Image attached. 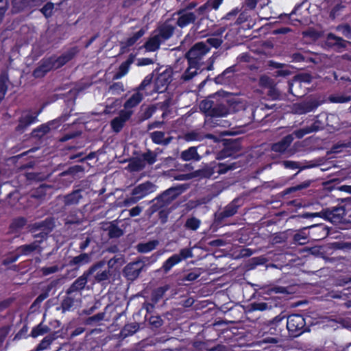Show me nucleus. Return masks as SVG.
Masks as SVG:
<instances>
[{
  "label": "nucleus",
  "mask_w": 351,
  "mask_h": 351,
  "mask_svg": "<svg viewBox=\"0 0 351 351\" xmlns=\"http://www.w3.org/2000/svg\"><path fill=\"white\" fill-rule=\"evenodd\" d=\"M222 40L218 37L209 38L206 42L196 43L186 53L189 64L202 66L205 56L209 52L210 47H218Z\"/></svg>",
  "instance_id": "obj_1"
},
{
  "label": "nucleus",
  "mask_w": 351,
  "mask_h": 351,
  "mask_svg": "<svg viewBox=\"0 0 351 351\" xmlns=\"http://www.w3.org/2000/svg\"><path fill=\"white\" fill-rule=\"evenodd\" d=\"M199 108L210 117H224L229 113L228 104L226 98L213 96L202 101Z\"/></svg>",
  "instance_id": "obj_2"
},
{
  "label": "nucleus",
  "mask_w": 351,
  "mask_h": 351,
  "mask_svg": "<svg viewBox=\"0 0 351 351\" xmlns=\"http://www.w3.org/2000/svg\"><path fill=\"white\" fill-rule=\"evenodd\" d=\"M173 25L165 23L160 25L152 34L150 38L145 44L146 50L154 51L157 50L160 45L168 40L173 34Z\"/></svg>",
  "instance_id": "obj_3"
},
{
  "label": "nucleus",
  "mask_w": 351,
  "mask_h": 351,
  "mask_svg": "<svg viewBox=\"0 0 351 351\" xmlns=\"http://www.w3.org/2000/svg\"><path fill=\"white\" fill-rule=\"evenodd\" d=\"M152 80V76L151 75H148L145 77L138 87L136 92L134 93L125 103V110H129L130 108L136 106L143 99L144 95H152V91H148L147 88L150 86Z\"/></svg>",
  "instance_id": "obj_4"
},
{
  "label": "nucleus",
  "mask_w": 351,
  "mask_h": 351,
  "mask_svg": "<svg viewBox=\"0 0 351 351\" xmlns=\"http://www.w3.org/2000/svg\"><path fill=\"white\" fill-rule=\"evenodd\" d=\"M156 190V186L150 182H146L136 186L132 192V197L126 198L124 203L126 206L136 203L140 199Z\"/></svg>",
  "instance_id": "obj_5"
},
{
  "label": "nucleus",
  "mask_w": 351,
  "mask_h": 351,
  "mask_svg": "<svg viewBox=\"0 0 351 351\" xmlns=\"http://www.w3.org/2000/svg\"><path fill=\"white\" fill-rule=\"evenodd\" d=\"M195 19L196 16L193 12L184 10L175 13L172 18L165 23H169L170 24H172L173 28L175 24H176L180 27L183 28L193 23Z\"/></svg>",
  "instance_id": "obj_6"
},
{
  "label": "nucleus",
  "mask_w": 351,
  "mask_h": 351,
  "mask_svg": "<svg viewBox=\"0 0 351 351\" xmlns=\"http://www.w3.org/2000/svg\"><path fill=\"white\" fill-rule=\"evenodd\" d=\"M233 169L230 165H226L219 162H212L206 166L200 171V176L205 178H210L212 176L216 177L215 173L223 174L227 172L229 169Z\"/></svg>",
  "instance_id": "obj_7"
},
{
  "label": "nucleus",
  "mask_w": 351,
  "mask_h": 351,
  "mask_svg": "<svg viewBox=\"0 0 351 351\" xmlns=\"http://www.w3.org/2000/svg\"><path fill=\"white\" fill-rule=\"evenodd\" d=\"M171 74L172 72L171 70L166 69L160 73L154 81V88L150 89L152 84H150V86H149L148 91H152V94L153 93H162L165 90H166L167 85L171 80Z\"/></svg>",
  "instance_id": "obj_8"
},
{
  "label": "nucleus",
  "mask_w": 351,
  "mask_h": 351,
  "mask_svg": "<svg viewBox=\"0 0 351 351\" xmlns=\"http://www.w3.org/2000/svg\"><path fill=\"white\" fill-rule=\"evenodd\" d=\"M304 318L300 315H291L287 318V328L290 332L301 334L305 326Z\"/></svg>",
  "instance_id": "obj_9"
},
{
  "label": "nucleus",
  "mask_w": 351,
  "mask_h": 351,
  "mask_svg": "<svg viewBox=\"0 0 351 351\" xmlns=\"http://www.w3.org/2000/svg\"><path fill=\"white\" fill-rule=\"evenodd\" d=\"M132 114L130 110H123L120 112L119 116L114 118L111 121V126L113 131L119 132L123 127L124 123L127 121Z\"/></svg>",
  "instance_id": "obj_10"
},
{
  "label": "nucleus",
  "mask_w": 351,
  "mask_h": 351,
  "mask_svg": "<svg viewBox=\"0 0 351 351\" xmlns=\"http://www.w3.org/2000/svg\"><path fill=\"white\" fill-rule=\"evenodd\" d=\"M142 268V263L139 261L131 263L125 266L123 273L128 280H133L138 276Z\"/></svg>",
  "instance_id": "obj_11"
},
{
  "label": "nucleus",
  "mask_w": 351,
  "mask_h": 351,
  "mask_svg": "<svg viewBox=\"0 0 351 351\" xmlns=\"http://www.w3.org/2000/svg\"><path fill=\"white\" fill-rule=\"evenodd\" d=\"M319 104L315 99H311L302 103L296 104L293 106V110L298 114H304L315 110Z\"/></svg>",
  "instance_id": "obj_12"
},
{
  "label": "nucleus",
  "mask_w": 351,
  "mask_h": 351,
  "mask_svg": "<svg viewBox=\"0 0 351 351\" xmlns=\"http://www.w3.org/2000/svg\"><path fill=\"white\" fill-rule=\"evenodd\" d=\"M104 263L100 262L93 267H92L90 270L89 273L93 274L94 272H96V274L95 276V280L97 282H101L104 280H106L108 279L110 276V271L109 269H101V267L104 266Z\"/></svg>",
  "instance_id": "obj_13"
},
{
  "label": "nucleus",
  "mask_w": 351,
  "mask_h": 351,
  "mask_svg": "<svg viewBox=\"0 0 351 351\" xmlns=\"http://www.w3.org/2000/svg\"><path fill=\"white\" fill-rule=\"evenodd\" d=\"M38 114V113L32 114L30 112H24L19 120L17 130H23L31 124L36 123L37 121Z\"/></svg>",
  "instance_id": "obj_14"
},
{
  "label": "nucleus",
  "mask_w": 351,
  "mask_h": 351,
  "mask_svg": "<svg viewBox=\"0 0 351 351\" xmlns=\"http://www.w3.org/2000/svg\"><path fill=\"white\" fill-rule=\"evenodd\" d=\"M38 247V243L37 242H34L28 245H21L16 250V254L14 255L11 260L10 263L16 261L18 258L21 255H28L33 251L36 250Z\"/></svg>",
  "instance_id": "obj_15"
},
{
  "label": "nucleus",
  "mask_w": 351,
  "mask_h": 351,
  "mask_svg": "<svg viewBox=\"0 0 351 351\" xmlns=\"http://www.w3.org/2000/svg\"><path fill=\"white\" fill-rule=\"evenodd\" d=\"M71 58L72 55L71 53H66L58 58L51 57L49 59H47V60L48 62H50V65L51 66L52 69H56L63 66L65 63L69 61Z\"/></svg>",
  "instance_id": "obj_16"
},
{
  "label": "nucleus",
  "mask_w": 351,
  "mask_h": 351,
  "mask_svg": "<svg viewBox=\"0 0 351 351\" xmlns=\"http://www.w3.org/2000/svg\"><path fill=\"white\" fill-rule=\"evenodd\" d=\"M293 140V135H288L285 136L281 141L274 144L272 146V150L278 153H284L287 151Z\"/></svg>",
  "instance_id": "obj_17"
},
{
  "label": "nucleus",
  "mask_w": 351,
  "mask_h": 351,
  "mask_svg": "<svg viewBox=\"0 0 351 351\" xmlns=\"http://www.w3.org/2000/svg\"><path fill=\"white\" fill-rule=\"evenodd\" d=\"M75 298H73L72 296L70 295L64 300L62 302V308L64 311H69L72 308H76L80 306V293H75Z\"/></svg>",
  "instance_id": "obj_18"
},
{
  "label": "nucleus",
  "mask_w": 351,
  "mask_h": 351,
  "mask_svg": "<svg viewBox=\"0 0 351 351\" xmlns=\"http://www.w3.org/2000/svg\"><path fill=\"white\" fill-rule=\"evenodd\" d=\"M326 43L329 47H335L337 49L346 47L347 44L346 40H343L340 37L335 36L332 34L328 35Z\"/></svg>",
  "instance_id": "obj_19"
},
{
  "label": "nucleus",
  "mask_w": 351,
  "mask_h": 351,
  "mask_svg": "<svg viewBox=\"0 0 351 351\" xmlns=\"http://www.w3.org/2000/svg\"><path fill=\"white\" fill-rule=\"evenodd\" d=\"M181 158L184 161L191 160H199L200 156L197 152L195 147H191L188 149L184 150L181 154Z\"/></svg>",
  "instance_id": "obj_20"
},
{
  "label": "nucleus",
  "mask_w": 351,
  "mask_h": 351,
  "mask_svg": "<svg viewBox=\"0 0 351 351\" xmlns=\"http://www.w3.org/2000/svg\"><path fill=\"white\" fill-rule=\"evenodd\" d=\"M51 69L50 62H48L47 60H45L41 62L40 66L34 70V76L35 77H42Z\"/></svg>",
  "instance_id": "obj_21"
},
{
  "label": "nucleus",
  "mask_w": 351,
  "mask_h": 351,
  "mask_svg": "<svg viewBox=\"0 0 351 351\" xmlns=\"http://www.w3.org/2000/svg\"><path fill=\"white\" fill-rule=\"evenodd\" d=\"M182 261V258L178 254H173L169 257L163 264L162 268L165 271H169L174 265Z\"/></svg>",
  "instance_id": "obj_22"
},
{
  "label": "nucleus",
  "mask_w": 351,
  "mask_h": 351,
  "mask_svg": "<svg viewBox=\"0 0 351 351\" xmlns=\"http://www.w3.org/2000/svg\"><path fill=\"white\" fill-rule=\"evenodd\" d=\"M90 261V256L88 254L84 253L74 257L71 261V265L82 266L88 263Z\"/></svg>",
  "instance_id": "obj_23"
},
{
  "label": "nucleus",
  "mask_w": 351,
  "mask_h": 351,
  "mask_svg": "<svg viewBox=\"0 0 351 351\" xmlns=\"http://www.w3.org/2000/svg\"><path fill=\"white\" fill-rule=\"evenodd\" d=\"M158 242L157 241H151L147 243H140L137 246L138 252L147 253L156 248Z\"/></svg>",
  "instance_id": "obj_24"
},
{
  "label": "nucleus",
  "mask_w": 351,
  "mask_h": 351,
  "mask_svg": "<svg viewBox=\"0 0 351 351\" xmlns=\"http://www.w3.org/2000/svg\"><path fill=\"white\" fill-rule=\"evenodd\" d=\"M87 283V278L85 276L78 278L71 287L69 293L82 289Z\"/></svg>",
  "instance_id": "obj_25"
},
{
  "label": "nucleus",
  "mask_w": 351,
  "mask_h": 351,
  "mask_svg": "<svg viewBox=\"0 0 351 351\" xmlns=\"http://www.w3.org/2000/svg\"><path fill=\"white\" fill-rule=\"evenodd\" d=\"M53 125V122L48 123L47 124H43L33 131V135L34 136L41 138L44 134L49 132Z\"/></svg>",
  "instance_id": "obj_26"
},
{
  "label": "nucleus",
  "mask_w": 351,
  "mask_h": 351,
  "mask_svg": "<svg viewBox=\"0 0 351 351\" xmlns=\"http://www.w3.org/2000/svg\"><path fill=\"white\" fill-rule=\"evenodd\" d=\"M201 66L196 64H189V67L182 76L184 80L191 79L197 73V71L200 69Z\"/></svg>",
  "instance_id": "obj_27"
},
{
  "label": "nucleus",
  "mask_w": 351,
  "mask_h": 351,
  "mask_svg": "<svg viewBox=\"0 0 351 351\" xmlns=\"http://www.w3.org/2000/svg\"><path fill=\"white\" fill-rule=\"evenodd\" d=\"M81 198V191H75L64 197V202L66 204H75Z\"/></svg>",
  "instance_id": "obj_28"
},
{
  "label": "nucleus",
  "mask_w": 351,
  "mask_h": 351,
  "mask_svg": "<svg viewBox=\"0 0 351 351\" xmlns=\"http://www.w3.org/2000/svg\"><path fill=\"white\" fill-rule=\"evenodd\" d=\"M180 191L179 189L176 188H171L168 190H167L161 196V198L165 202H169L174 198H176L179 194Z\"/></svg>",
  "instance_id": "obj_29"
},
{
  "label": "nucleus",
  "mask_w": 351,
  "mask_h": 351,
  "mask_svg": "<svg viewBox=\"0 0 351 351\" xmlns=\"http://www.w3.org/2000/svg\"><path fill=\"white\" fill-rule=\"evenodd\" d=\"M151 138L152 141L157 144L167 145L169 143V140L165 138V133L162 132H154L152 133Z\"/></svg>",
  "instance_id": "obj_30"
},
{
  "label": "nucleus",
  "mask_w": 351,
  "mask_h": 351,
  "mask_svg": "<svg viewBox=\"0 0 351 351\" xmlns=\"http://www.w3.org/2000/svg\"><path fill=\"white\" fill-rule=\"evenodd\" d=\"M329 99L332 103H346L351 100V96L347 93H339L331 95Z\"/></svg>",
  "instance_id": "obj_31"
},
{
  "label": "nucleus",
  "mask_w": 351,
  "mask_h": 351,
  "mask_svg": "<svg viewBox=\"0 0 351 351\" xmlns=\"http://www.w3.org/2000/svg\"><path fill=\"white\" fill-rule=\"evenodd\" d=\"M311 82V76L308 74H302L298 75L293 81V83L290 84L289 89L292 92V88L294 85H300L302 82L310 83Z\"/></svg>",
  "instance_id": "obj_32"
},
{
  "label": "nucleus",
  "mask_w": 351,
  "mask_h": 351,
  "mask_svg": "<svg viewBox=\"0 0 351 351\" xmlns=\"http://www.w3.org/2000/svg\"><path fill=\"white\" fill-rule=\"evenodd\" d=\"M222 1L223 0H209L206 3L199 8V10L204 12L206 10H217L221 4Z\"/></svg>",
  "instance_id": "obj_33"
},
{
  "label": "nucleus",
  "mask_w": 351,
  "mask_h": 351,
  "mask_svg": "<svg viewBox=\"0 0 351 351\" xmlns=\"http://www.w3.org/2000/svg\"><path fill=\"white\" fill-rule=\"evenodd\" d=\"M204 138V135L198 131H192L184 135V139L187 141H199Z\"/></svg>",
  "instance_id": "obj_34"
},
{
  "label": "nucleus",
  "mask_w": 351,
  "mask_h": 351,
  "mask_svg": "<svg viewBox=\"0 0 351 351\" xmlns=\"http://www.w3.org/2000/svg\"><path fill=\"white\" fill-rule=\"evenodd\" d=\"M200 224L201 221L199 219L195 217H191L186 220L185 223V227L187 229L195 231L199 228Z\"/></svg>",
  "instance_id": "obj_35"
},
{
  "label": "nucleus",
  "mask_w": 351,
  "mask_h": 351,
  "mask_svg": "<svg viewBox=\"0 0 351 351\" xmlns=\"http://www.w3.org/2000/svg\"><path fill=\"white\" fill-rule=\"evenodd\" d=\"M306 228L294 235L295 241L300 245H304L308 241V234L306 232Z\"/></svg>",
  "instance_id": "obj_36"
},
{
  "label": "nucleus",
  "mask_w": 351,
  "mask_h": 351,
  "mask_svg": "<svg viewBox=\"0 0 351 351\" xmlns=\"http://www.w3.org/2000/svg\"><path fill=\"white\" fill-rule=\"evenodd\" d=\"M169 289V286L166 285L159 287L156 289L152 293V299L155 302H157L160 298H162L165 293Z\"/></svg>",
  "instance_id": "obj_37"
},
{
  "label": "nucleus",
  "mask_w": 351,
  "mask_h": 351,
  "mask_svg": "<svg viewBox=\"0 0 351 351\" xmlns=\"http://www.w3.org/2000/svg\"><path fill=\"white\" fill-rule=\"evenodd\" d=\"M54 339L55 337L53 336L45 337L38 346L36 351H40L47 349Z\"/></svg>",
  "instance_id": "obj_38"
},
{
  "label": "nucleus",
  "mask_w": 351,
  "mask_h": 351,
  "mask_svg": "<svg viewBox=\"0 0 351 351\" xmlns=\"http://www.w3.org/2000/svg\"><path fill=\"white\" fill-rule=\"evenodd\" d=\"M129 71V64L127 62L122 63L119 69L118 72L114 75V78L117 80L123 77Z\"/></svg>",
  "instance_id": "obj_39"
},
{
  "label": "nucleus",
  "mask_w": 351,
  "mask_h": 351,
  "mask_svg": "<svg viewBox=\"0 0 351 351\" xmlns=\"http://www.w3.org/2000/svg\"><path fill=\"white\" fill-rule=\"evenodd\" d=\"M48 329L49 328L47 326L40 324L36 328L32 330V336L33 337H37L40 335H43L45 333L47 332Z\"/></svg>",
  "instance_id": "obj_40"
},
{
  "label": "nucleus",
  "mask_w": 351,
  "mask_h": 351,
  "mask_svg": "<svg viewBox=\"0 0 351 351\" xmlns=\"http://www.w3.org/2000/svg\"><path fill=\"white\" fill-rule=\"evenodd\" d=\"M145 165V160L141 159H136L133 160L130 164V168L132 171H140L144 168Z\"/></svg>",
  "instance_id": "obj_41"
},
{
  "label": "nucleus",
  "mask_w": 351,
  "mask_h": 351,
  "mask_svg": "<svg viewBox=\"0 0 351 351\" xmlns=\"http://www.w3.org/2000/svg\"><path fill=\"white\" fill-rule=\"evenodd\" d=\"M123 90L124 87L123 84L121 82L114 83L110 87V91H111L113 95H119L123 92Z\"/></svg>",
  "instance_id": "obj_42"
},
{
  "label": "nucleus",
  "mask_w": 351,
  "mask_h": 351,
  "mask_svg": "<svg viewBox=\"0 0 351 351\" xmlns=\"http://www.w3.org/2000/svg\"><path fill=\"white\" fill-rule=\"evenodd\" d=\"M145 34V32L143 29L139 30L138 32H136L132 37L129 38L127 40V46H132L134 45L136 40L140 38L143 34Z\"/></svg>",
  "instance_id": "obj_43"
},
{
  "label": "nucleus",
  "mask_w": 351,
  "mask_h": 351,
  "mask_svg": "<svg viewBox=\"0 0 351 351\" xmlns=\"http://www.w3.org/2000/svg\"><path fill=\"white\" fill-rule=\"evenodd\" d=\"M62 267H59L58 265H51L45 267L41 269V271L43 275L47 276L58 271Z\"/></svg>",
  "instance_id": "obj_44"
},
{
  "label": "nucleus",
  "mask_w": 351,
  "mask_h": 351,
  "mask_svg": "<svg viewBox=\"0 0 351 351\" xmlns=\"http://www.w3.org/2000/svg\"><path fill=\"white\" fill-rule=\"evenodd\" d=\"M237 208L236 206H234V204L229 205L224 210V211L223 213V216L224 217H231L237 213Z\"/></svg>",
  "instance_id": "obj_45"
},
{
  "label": "nucleus",
  "mask_w": 351,
  "mask_h": 351,
  "mask_svg": "<svg viewBox=\"0 0 351 351\" xmlns=\"http://www.w3.org/2000/svg\"><path fill=\"white\" fill-rule=\"evenodd\" d=\"M53 10V4L52 3H47L42 9V13L46 16H51Z\"/></svg>",
  "instance_id": "obj_46"
},
{
  "label": "nucleus",
  "mask_w": 351,
  "mask_h": 351,
  "mask_svg": "<svg viewBox=\"0 0 351 351\" xmlns=\"http://www.w3.org/2000/svg\"><path fill=\"white\" fill-rule=\"evenodd\" d=\"M315 130V128H304L295 131L293 134L298 138H302L305 134L311 133Z\"/></svg>",
  "instance_id": "obj_47"
},
{
  "label": "nucleus",
  "mask_w": 351,
  "mask_h": 351,
  "mask_svg": "<svg viewBox=\"0 0 351 351\" xmlns=\"http://www.w3.org/2000/svg\"><path fill=\"white\" fill-rule=\"evenodd\" d=\"M260 84L265 87H272L274 85L273 80L268 76L263 75L260 78Z\"/></svg>",
  "instance_id": "obj_48"
},
{
  "label": "nucleus",
  "mask_w": 351,
  "mask_h": 351,
  "mask_svg": "<svg viewBox=\"0 0 351 351\" xmlns=\"http://www.w3.org/2000/svg\"><path fill=\"white\" fill-rule=\"evenodd\" d=\"M122 258H113L109 260L108 262V267L112 268L115 267V269L119 267L122 264Z\"/></svg>",
  "instance_id": "obj_49"
},
{
  "label": "nucleus",
  "mask_w": 351,
  "mask_h": 351,
  "mask_svg": "<svg viewBox=\"0 0 351 351\" xmlns=\"http://www.w3.org/2000/svg\"><path fill=\"white\" fill-rule=\"evenodd\" d=\"M7 90L6 82L4 78H0V101L4 97Z\"/></svg>",
  "instance_id": "obj_50"
},
{
  "label": "nucleus",
  "mask_w": 351,
  "mask_h": 351,
  "mask_svg": "<svg viewBox=\"0 0 351 351\" xmlns=\"http://www.w3.org/2000/svg\"><path fill=\"white\" fill-rule=\"evenodd\" d=\"M180 258H182V260L186 259L187 258H191L193 256L192 250L189 248H184L180 250Z\"/></svg>",
  "instance_id": "obj_51"
},
{
  "label": "nucleus",
  "mask_w": 351,
  "mask_h": 351,
  "mask_svg": "<svg viewBox=\"0 0 351 351\" xmlns=\"http://www.w3.org/2000/svg\"><path fill=\"white\" fill-rule=\"evenodd\" d=\"M258 0H243L244 7L248 10H253L255 8Z\"/></svg>",
  "instance_id": "obj_52"
},
{
  "label": "nucleus",
  "mask_w": 351,
  "mask_h": 351,
  "mask_svg": "<svg viewBox=\"0 0 351 351\" xmlns=\"http://www.w3.org/2000/svg\"><path fill=\"white\" fill-rule=\"evenodd\" d=\"M268 308L267 304L265 302L254 303L252 304V308L255 311H265Z\"/></svg>",
  "instance_id": "obj_53"
},
{
  "label": "nucleus",
  "mask_w": 351,
  "mask_h": 351,
  "mask_svg": "<svg viewBox=\"0 0 351 351\" xmlns=\"http://www.w3.org/2000/svg\"><path fill=\"white\" fill-rule=\"evenodd\" d=\"M47 189H49L48 186L41 185L37 189L38 194L36 195L35 193H33L32 196L40 198V197H42V196L45 195L46 194Z\"/></svg>",
  "instance_id": "obj_54"
},
{
  "label": "nucleus",
  "mask_w": 351,
  "mask_h": 351,
  "mask_svg": "<svg viewBox=\"0 0 351 351\" xmlns=\"http://www.w3.org/2000/svg\"><path fill=\"white\" fill-rule=\"evenodd\" d=\"M283 165L287 169H296L299 168V164L293 161H285Z\"/></svg>",
  "instance_id": "obj_55"
},
{
  "label": "nucleus",
  "mask_w": 351,
  "mask_h": 351,
  "mask_svg": "<svg viewBox=\"0 0 351 351\" xmlns=\"http://www.w3.org/2000/svg\"><path fill=\"white\" fill-rule=\"evenodd\" d=\"M7 0H0V21L7 9Z\"/></svg>",
  "instance_id": "obj_56"
},
{
  "label": "nucleus",
  "mask_w": 351,
  "mask_h": 351,
  "mask_svg": "<svg viewBox=\"0 0 351 351\" xmlns=\"http://www.w3.org/2000/svg\"><path fill=\"white\" fill-rule=\"evenodd\" d=\"M149 322L152 325H153L155 327H158L161 325L162 320L158 317H151L149 319Z\"/></svg>",
  "instance_id": "obj_57"
},
{
  "label": "nucleus",
  "mask_w": 351,
  "mask_h": 351,
  "mask_svg": "<svg viewBox=\"0 0 351 351\" xmlns=\"http://www.w3.org/2000/svg\"><path fill=\"white\" fill-rule=\"evenodd\" d=\"M156 108L154 106H149L147 108L144 113V119H149L155 112Z\"/></svg>",
  "instance_id": "obj_58"
},
{
  "label": "nucleus",
  "mask_w": 351,
  "mask_h": 351,
  "mask_svg": "<svg viewBox=\"0 0 351 351\" xmlns=\"http://www.w3.org/2000/svg\"><path fill=\"white\" fill-rule=\"evenodd\" d=\"M109 234L111 237H118L122 234V231L119 228H113L110 230Z\"/></svg>",
  "instance_id": "obj_59"
},
{
  "label": "nucleus",
  "mask_w": 351,
  "mask_h": 351,
  "mask_svg": "<svg viewBox=\"0 0 351 351\" xmlns=\"http://www.w3.org/2000/svg\"><path fill=\"white\" fill-rule=\"evenodd\" d=\"M44 0H25V6L34 7L38 5Z\"/></svg>",
  "instance_id": "obj_60"
},
{
  "label": "nucleus",
  "mask_w": 351,
  "mask_h": 351,
  "mask_svg": "<svg viewBox=\"0 0 351 351\" xmlns=\"http://www.w3.org/2000/svg\"><path fill=\"white\" fill-rule=\"evenodd\" d=\"M142 211V208L139 206H135L130 210V215L132 217L138 216Z\"/></svg>",
  "instance_id": "obj_61"
},
{
  "label": "nucleus",
  "mask_w": 351,
  "mask_h": 351,
  "mask_svg": "<svg viewBox=\"0 0 351 351\" xmlns=\"http://www.w3.org/2000/svg\"><path fill=\"white\" fill-rule=\"evenodd\" d=\"M199 273L191 272L186 276L185 279L188 281H193L197 279L199 277Z\"/></svg>",
  "instance_id": "obj_62"
},
{
  "label": "nucleus",
  "mask_w": 351,
  "mask_h": 351,
  "mask_svg": "<svg viewBox=\"0 0 351 351\" xmlns=\"http://www.w3.org/2000/svg\"><path fill=\"white\" fill-rule=\"evenodd\" d=\"M25 224V220L23 218L16 219L12 225L16 228H21Z\"/></svg>",
  "instance_id": "obj_63"
},
{
  "label": "nucleus",
  "mask_w": 351,
  "mask_h": 351,
  "mask_svg": "<svg viewBox=\"0 0 351 351\" xmlns=\"http://www.w3.org/2000/svg\"><path fill=\"white\" fill-rule=\"evenodd\" d=\"M309 185V183L308 182H304L303 184H299L296 186H293L292 188H290L289 189V191L291 192V191H298V190H300V189H305L306 187H308Z\"/></svg>",
  "instance_id": "obj_64"
}]
</instances>
